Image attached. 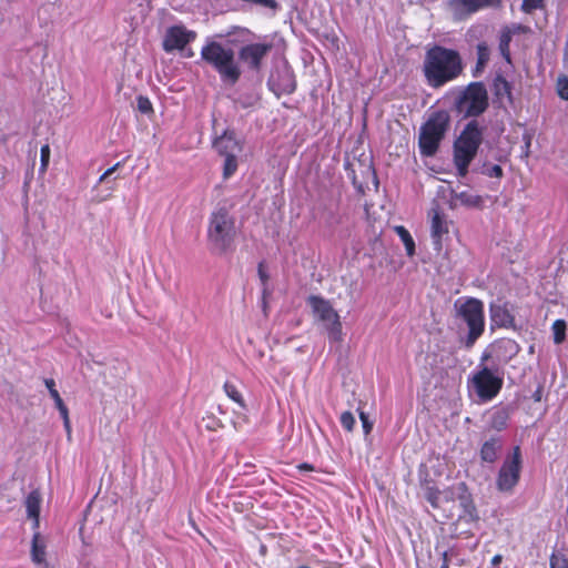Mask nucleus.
Masks as SVG:
<instances>
[{
  "instance_id": "f257e3e1",
  "label": "nucleus",
  "mask_w": 568,
  "mask_h": 568,
  "mask_svg": "<svg viewBox=\"0 0 568 568\" xmlns=\"http://www.w3.org/2000/svg\"><path fill=\"white\" fill-rule=\"evenodd\" d=\"M237 235L236 219L230 209H214L207 220L206 241L212 254L222 256L233 251Z\"/></svg>"
},
{
  "instance_id": "f03ea898",
  "label": "nucleus",
  "mask_w": 568,
  "mask_h": 568,
  "mask_svg": "<svg viewBox=\"0 0 568 568\" xmlns=\"http://www.w3.org/2000/svg\"><path fill=\"white\" fill-rule=\"evenodd\" d=\"M462 70L460 57L456 51L436 45L426 52L424 73L432 87L454 80Z\"/></svg>"
},
{
  "instance_id": "7ed1b4c3",
  "label": "nucleus",
  "mask_w": 568,
  "mask_h": 568,
  "mask_svg": "<svg viewBox=\"0 0 568 568\" xmlns=\"http://www.w3.org/2000/svg\"><path fill=\"white\" fill-rule=\"evenodd\" d=\"M201 59L210 64L222 81L234 84L241 75L234 50L216 41H207L201 49Z\"/></svg>"
},
{
  "instance_id": "20e7f679",
  "label": "nucleus",
  "mask_w": 568,
  "mask_h": 568,
  "mask_svg": "<svg viewBox=\"0 0 568 568\" xmlns=\"http://www.w3.org/2000/svg\"><path fill=\"white\" fill-rule=\"evenodd\" d=\"M456 314L468 327L465 346L470 348L485 332V311L483 301L476 297H462L455 304Z\"/></svg>"
},
{
  "instance_id": "39448f33",
  "label": "nucleus",
  "mask_w": 568,
  "mask_h": 568,
  "mask_svg": "<svg viewBox=\"0 0 568 568\" xmlns=\"http://www.w3.org/2000/svg\"><path fill=\"white\" fill-rule=\"evenodd\" d=\"M449 122L450 118L446 111H436L428 116L419 129L418 146L422 155L433 156L438 151Z\"/></svg>"
},
{
  "instance_id": "423d86ee",
  "label": "nucleus",
  "mask_w": 568,
  "mask_h": 568,
  "mask_svg": "<svg viewBox=\"0 0 568 568\" xmlns=\"http://www.w3.org/2000/svg\"><path fill=\"white\" fill-rule=\"evenodd\" d=\"M483 141V131L476 121L469 122L454 144V161L459 175L467 173Z\"/></svg>"
},
{
  "instance_id": "0eeeda50",
  "label": "nucleus",
  "mask_w": 568,
  "mask_h": 568,
  "mask_svg": "<svg viewBox=\"0 0 568 568\" xmlns=\"http://www.w3.org/2000/svg\"><path fill=\"white\" fill-rule=\"evenodd\" d=\"M523 468L521 450L515 446L510 455L503 462L497 477L496 487L501 493H511L520 479Z\"/></svg>"
},
{
  "instance_id": "6e6552de",
  "label": "nucleus",
  "mask_w": 568,
  "mask_h": 568,
  "mask_svg": "<svg viewBox=\"0 0 568 568\" xmlns=\"http://www.w3.org/2000/svg\"><path fill=\"white\" fill-rule=\"evenodd\" d=\"M215 150L225 158L224 176L233 175L237 168V158L243 152V143L234 132H224L214 141Z\"/></svg>"
},
{
  "instance_id": "1a4fd4ad",
  "label": "nucleus",
  "mask_w": 568,
  "mask_h": 568,
  "mask_svg": "<svg viewBox=\"0 0 568 568\" xmlns=\"http://www.w3.org/2000/svg\"><path fill=\"white\" fill-rule=\"evenodd\" d=\"M308 302L316 318L324 324L329 338L341 341L342 323L338 313L333 308L331 303L321 296L314 295L308 298Z\"/></svg>"
},
{
  "instance_id": "9d476101",
  "label": "nucleus",
  "mask_w": 568,
  "mask_h": 568,
  "mask_svg": "<svg viewBox=\"0 0 568 568\" xmlns=\"http://www.w3.org/2000/svg\"><path fill=\"white\" fill-rule=\"evenodd\" d=\"M488 106V94L483 83L468 85L457 102V109L466 116H477Z\"/></svg>"
},
{
  "instance_id": "9b49d317",
  "label": "nucleus",
  "mask_w": 568,
  "mask_h": 568,
  "mask_svg": "<svg viewBox=\"0 0 568 568\" xmlns=\"http://www.w3.org/2000/svg\"><path fill=\"white\" fill-rule=\"evenodd\" d=\"M470 383L478 398L483 402H489L500 393L504 379L494 375L488 367H483L473 375Z\"/></svg>"
},
{
  "instance_id": "f8f14e48",
  "label": "nucleus",
  "mask_w": 568,
  "mask_h": 568,
  "mask_svg": "<svg viewBox=\"0 0 568 568\" xmlns=\"http://www.w3.org/2000/svg\"><path fill=\"white\" fill-rule=\"evenodd\" d=\"M501 0H449L447 6L457 20H463L470 14L485 9L501 8Z\"/></svg>"
},
{
  "instance_id": "ddd939ff",
  "label": "nucleus",
  "mask_w": 568,
  "mask_h": 568,
  "mask_svg": "<svg viewBox=\"0 0 568 568\" xmlns=\"http://www.w3.org/2000/svg\"><path fill=\"white\" fill-rule=\"evenodd\" d=\"M196 38L194 31L187 30L183 26H174L166 30L163 39V49L166 52L182 50L187 43Z\"/></svg>"
},
{
  "instance_id": "4468645a",
  "label": "nucleus",
  "mask_w": 568,
  "mask_h": 568,
  "mask_svg": "<svg viewBox=\"0 0 568 568\" xmlns=\"http://www.w3.org/2000/svg\"><path fill=\"white\" fill-rule=\"evenodd\" d=\"M268 85L277 95L290 94L296 88L295 77L288 67L278 68L271 74Z\"/></svg>"
},
{
  "instance_id": "2eb2a0df",
  "label": "nucleus",
  "mask_w": 568,
  "mask_h": 568,
  "mask_svg": "<svg viewBox=\"0 0 568 568\" xmlns=\"http://www.w3.org/2000/svg\"><path fill=\"white\" fill-rule=\"evenodd\" d=\"M271 43H251L243 47L240 51V58L252 69H260L261 61L271 51Z\"/></svg>"
},
{
  "instance_id": "dca6fc26",
  "label": "nucleus",
  "mask_w": 568,
  "mask_h": 568,
  "mask_svg": "<svg viewBox=\"0 0 568 568\" xmlns=\"http://www.w3.org/2000/svg\"><path fill=\"white\" fill-rule=\"evenodd\" d=\"M429 216L432 217L430 232L433 241L440 247L443 235L447 234L449 231L448 223L438 207H433L429 212Z\"/></svg>"
},
{
  "instance_id": "f3484780",
  "label": "nucleus",
  "mask_w": 568,
  "mask_h": 568,
  "mask_svg": "<svg viewBox=\"0 0 568 568\" xmlns=\"http://www.w3.org/2000/svg\"><path fill=\"white\" fill-rule=\"evenodd\" d=\"M445 182L449 183V186H452V181L444 180ZM452 201L455 203L459 202L462 205L468 206V207H481L484 205V199L477 194H475L470 189L466 190H455L452 189Z\"/></svg>"
},
{
  "instance_id": "a211bd4d",
  "label": "nucleus",
  "mask_w": 568,
  "mask_h": 568,
  "mask_svg": "<svg viewBox=\"0 0 568 568\" xmlns=\"http://www.w3.org/2000/svg\"><path fill=\"white\" fill-rule=\"evenodd\" d=\"M503 443L500 437L494 436L485 440L480 447L479 456L481 462L493 464L498 459Z\"/></svg>"
},
{
  "instance_id": "6ab92c4d",
  "label": "nucleus",
  "mask_w": 568,
  "mask_h": 568,
  "mask_svg": "<svg viewBox=\"0 0 568 568\" xmlns=\"http://www.w3.org/2000/svg\"><path fill=\"white\" fill-rule=\"evenodd\" d=\"M41 501V494L37 489L30 491L24 501L28 517L32 519V527L34 529H38L40 525Z\"/></svg>"
},
{
  "instance_id": "aec40b11",
  "label": "nucleus",
  "mask_w": 568,
  "mask_h": 568,
  "mask_svg": "<svg viewBox=\"0 0 568 568\" xmlns=\"http://www.w3.org/2000/svg\"><path fill=\"white\" fill-rule=\"evenodd\" d=\"M510 417L509 407H497L494 409L489 417V427L497 432H501L507 428L508 420Z\"/></svg>"
},
{
  "instance_id": "412c9836",
  "label": "nucleus",
  "mask_w": 568,
  "mask_h": 568,
  "mask_svg": "<svg viewBox=\"0 0 568 568\" xmlns=\"http://www.w3.org/2000/svg\"><path fill=\"white\" fill-rule=\"evenodd\" d=\"M490 316L493 322L501 327H510L514 325V316L510 311L504 305L491 306Z\"/></svg>"
},
{
  "instance_id": "4be33fe9",
  "label": "nucleus",
  "mask_w": 568,
  "mask_h": 568,
  "mask_svg": "<svg viewBox=\"0 0 568 568\" xmlns=\"http://www.w3.org/2000/svg\"><path fill=\"white\" fill-rule=\"evenodd\" d=\"M45 542L39 531H36L31 544V559L36 564L45 562Z\"/></svg>"
},
{
  "instance_id": "5701e85b",
  "label": "nucleus",
  "mask_w": 568,
  "mask_h": 568,
  "mask_svg": "<svg viewBox=\"0 0 568 568\" xmlns=\"http://www.w3.org/2000/svg\"><path fill=\"white\" fill-rule=\"evenodd\" d=\"M396 234L399 236V239L402 240L404 246H405V250H406V254L408 256H414L415 255V242H414V239L412 237L410 233L408 232V230L403 226V225H397L394 227Z\"/></svg>"
},
{
  "instance_id": "b1692460",
  "label": "nucleus",
  "mask_w": 568,
  "mask_h": 568,
  "mask_svg": "<svg viewBox=\"0 0 568 568\" xmlns=\"http://www.w3.org/2000/svg\"><path fill=\"white\" fill-rule=\"evenodd\" d=\"M440 495L442 491L435 485H433L430 480H426L424 486V496L435 509L439 507Z\"/></svg>"
},
{
  "instance_id": "393cba45",
  "label": "nucleus",
  "mask_w": 568,
  "mask_h": 568,
  "mask_svg": "<svg viewBox=\"0 0 568 568\" xmlns=\"http://www.w3.org/2000/svg\"><path fill=\"white\" fill-rule=\"evenodd\" d=\"M490 59V51L486 43L481 42L477 45V64L475 75L481 72Z\"/></svg>"
},
{
  "instance_id": "a878e982",
  "label": "nucleus",
  "mask_w": 568,
  "mask_h": 568,
  "mask_svg": "<svg viewBox=\"0 0 568 568\" xmlns=\"http://www.w3.org/2000/svg\"><path fill=\"white\" fill-rule=\"evenodd\" d=\"M223 389L230 399L239 404L242 408H245L246 405L243 395L235 384L231 382H225L223 385Z\"/></svg>"
},
{
  "instance_id": "bb28decb",
  "label": "nucleus",
  "mask_w": 568,
  "mask_h": 568,
  "mask_svg": "<svg viewBox=\"0 0 568 568\" xmlns=\"http://www.w3.org/2000/svg\"><path fill=\"white\" fill-rule=\"evenodd\" d=\"M513 37L509 34L508 30L501 29L499 37V50L501 55L505 58L507 62H510V50L509 45Z\"/></svg>"
},
{
  "instance_id": "cd10ccee",
  "label": "nucleus",
  "mask_w": 568,
  "mask_h": 568,
  "mask_svg": "<svg viewBox=\"0 0 568 568\" xmlns=\"http://www.w3.org/2000/svg\"><path fill=\"white\" fill-rule=\"evenodd\" d=\"M555 344H561L566 339L567 325L564 320H556L551 326Z\"/></svg>"
},
{
  "instance_id": "c85d7f7f",
  "label": "nucleus",
  "mask_w": 568,
  "mask_h": 568,
  "mask_svg": "<svg viewBox=\"0 0 568 568\" xmlns=\"http://www.w3.org/2000/svg\"><path fill=\"white\" fill-rule=\"evenodd\" d=\"M462 505L464 507V514L459 516V518H467L468 521H476L478 520V514L477 509L469 498H464L462 500Z\"/></svg>"
},
{
  "instance_id": "c756f323",
  "label": "nucleus",
  "mask_w": 568,
  "mask_h": 568,
  "mask_svg": "<svg viewBox=\"0 0 568 568\" xmlns=\"http://www.w3.org/2000/svg\"><path fill=\"white\" fill-rule=\"evenodd\" d=\"M496 347L498 349H504L505 352L509 353L510 356L516 355L519 352V345L510 338H504L496 343Z\"/></svg>"
},
{
  "instance_id": "7c9ffc66",
  "label": "nucleus",
  "mask_w": 568,
  "mask_h": 568,
  "mask_svg": "<svg viewBox=\"0 0 568 568\" xmlns=\"http://www.w3.org/2000/svg\"><path fill=\"white\" fill-rule=\"evenodd\" d=\"M550 568H568V558L560 551H554L549 559Z\"/></svg>"
},
{
  "instance_id": "2f4dec72",
  "label": "nucleus",
  "mask_w": 568,
  "mask_h": 568,
  "mask_svg": "<svg viewBox=\"0 0 568 568\" xmlns=\"http://www.w3.org/2000/svg\"><path fill=\"white\" fill-rule=\"evenodd\" d=\"M339 422L342 427L347 432H352L356 423L354 415L348 410L342 413Z\"/></svg>"
},
{
  "instance_id": "473e14b6",
  "label": "nucleus",
  "mask_w": 568,
  "mask_h": 568,
  "mask_svg": "<svg viewBox=\"0 0 568 568\" xmlns=\"http://www.w3.org/2000/svg\"><path fill=\"white\" fill-rule=\"evenodd\" d=\"M50 154H51V151H50L49 144L42 145L41 150H40V160H41L40 173H44L45 172L47 166H48L49 161H50Z\"/></svg>"
},
{
  "instance_id": "72a5a7b5",
  "label": "nucleus",
  "mask_w": 568,
  "mask_h": 568,
  "mask_svg": "<svg viewBox=\"0 0 568 568\" xmlns=\"http://www.w3.org/2000/svg\"><path fill=\"white\" fill-rule=\"evenodd\" d=\"M136 106H138V110L143 114H148L153 111L151 101L149 100V98L143 97V95L138 97Z\"/></svg>"
},
{
  "instance_id": "f704fd0d",
  "label": "nucleus",
  "mask_w": 568,
  "mask_h": 568,
  "mask_svg": "<svg viewBox=\"0 0 568 568\" xmlns=\"http://www.w3.org/2000/svg\"><path fill=\"white\" fill-rule=\"evenodd\" d=\"M557 93L561 99L568 100V78L567 77L558 78Z\"/></svg>"
},
{
  "instance_id": "c9c22d12",
  "label": "nucleus",
  "mask_w": 568,
  "mask_h": 568,
  "mask_svg": "<svg viewBox=\"0 0 568 568\" xmlns=\"http://www.w3.org/2000/svg\"><path fill=\"white\" fill-rule=\"evenodd\" d=\"M545 0H524L521 4V10L526 13H530L536 9H540L544 4Z\"/></svg>"
},
{
  "instance_id": "e433bc0d",
  "label": "nucleus",
  "mask_w": 568,
  "mask_h": 568,
  "mask_svg": "<svg viewBox=\"0 0 568 568\" xmlns=\"http://www.w3.org/2000/svg\"><path fill=\"white\" fill-rule=\"evenodd\" d=\"M503 29L504 30H508L509 34L511 37L515 36V34H519V33H527L530 30L528 27L519 24V23H514L511 26H506Z\"/></svg>"
},
{
  "instance_id": "4c0bfd02",
  "label": "nucleus",
  "mask_w": 568,
  "mask_h": 568,
  "mask_svg": "<svg viewBox=\"0 0 568 568\" xmlns=\"http://www.w3.org/2000/svg\"><path fill=\"white\" fill-rule=\"evenodd\" d=\"M365 435H368L373 429V423L368 419V415L364 410L358 412Z\"/></svg>"
},
{
  "instance_id": "58836bf2",
  "label": "nucleus",
  "mask_w": 568,
  "mask_h": 568,
  "mask_svg": "<svg viewBox=\"0 0 568 568\" xmlns=\"http://www.w3.org/2000/svg\"><path fill=\"white\" fill-rule=\"evenodd\" d=\"M206 419L209 420L207 424L205 425V428L207 430L216 432L223 427L222 422L215 418L213 415L207 416Z\"/></svg>"
},
{
  "instance_id": "ea45409f",
  "label": "nucleus",
  "mask_w": 568,
  "mask_h": 568,
  "mask_svg": "<svg viewBox=\"0 0 568 568\" xmlns=\"http://www.w3.org/2000/svg\"><path fill=\"white\" fill-rule=\"evenodd\" d=\"M257 273H258V277L263 284L264 287H267V284H268V280H270V276L265 270V264L264 262H260L258 263V266H257Z\"/></svg>"
},
{
  "instance_id": "a19ab883",
  "label": "nucleus",
  "mask_w": 568,
  "mask_h": 568,
  "mask_svg": "<svg viewBox=\"0 0 568 568\" xmlns=\"http://www.w3.org/2000/svg\"><path fill=\"white\" fill-rule=\"evenodd\" d=\"M44 384H45V387L48 388L50 395L54 392H58V389L55 387V382L53 378H45Z\"/></svg>"
},
{
  "instance_id": "79ce46f5",
  "label": "nucleus",
  "mask_w": 568,
  "mask_h": 568,
  "mask_svg": "<svg viewBox=\"0 0 568 568\" xmlns=\"http://www.w3.org/2000/svg\"><path fill=\"white\" fill-rule=\"evenodd\" d=\"M542 394H544V386L542 385H538V387L536 388V390L532 393V399L535 402H541L542 399Z\"/></svg>"
},
{
  "instance_id": "37998d69",
  "label": "nucleus",
  "mask_w": 568,
  "mask_h": 568,
  "mask_svg": "<svg viewBox=\"0 0 568 568\" xmlns=\"http://www.w3.org/2000/svg\"><path fill=\"white\" fill-rule=\"evenodd\" d=\"M489 172H490V174L495 175L496 178H499L504 174L501 165H497V164L493 165L489 169Z\"/></svg>"
},
{
  "instance_id": "c03bdc74",
  "label": "nucleus",
  "mask_w": 568,
  "mask_h": 568,
  "mask_svg": "<svg viewBox=\"0 0 568 568\" xmlns=\"http://www.w3.org/2000/svg\"><path fill=\"white\" fill-rule=\"evenodd\" d=\"M57 408H58V410H59L63 422L67 420V419H70V417H69V409L65 406V404H63L62 406H59Z\"/></svg>"
},
{
  "instance_id": "a18cd8bd",
  "label": "nucleus",
  "mask_w": 568,
  "mask_h": 568,
  "mask_svg": "<svg viewBox=\"0 0 568 568\" xmlns=\"http://www.w3.org/2000/svg\"><path fill=\"white\" fill-rule=\"evenodd\" d=\"M50 396L54 400L55 407L62 406L64 404L59 392H54Z\"/></svg>"
},
{
  "instance_id": "49530a36",
  "label": "nucleus",
  "mask_w": 568,
  "mask_h": 568,
  "mask_svg": "<svg viewBox=\"0 0 568 568\" xmlns=\"http://www.w3.org/2000/svg\"><path fill=\"white\" fill-rule=\"evenodd\" d=\"M114 180H104V179H101L98 181V184H97V187H102L104 186L106 190H110L111 189V184Z\"/></svg>"
},
{
  "instance_id": "de8ad7c7",
  "label": "nucleus",
  "mask_w": 568,
  "mask_h": 568,
  "mask_svg": "<svg viewBox=\"0 0 568 568\" xmlns=\"http://www.w3.org/2000/svg\"><path fill=\"white\" fill-rule=\"evenodd\" d=\"M270 295V292H268V288L267 287H263V292H262V305H263V310L266 311V307H267V297Z\"/></svg>"
},
{
  "instance_id": "09e8293b",
  "label": "nucleus",
  "mask_w": 568,
  "mask_h": 568,
  "mask_svg": "<svg viewBox=\"0 0 568 568\" xmlns=\"http://www.w3.org/2000/svg\"><path fill=\"white\" fill-rule=\"evenodd\" d=\"M63 426H64L68 437L71 438L72 428H71L70 419L64 420Z\"/></svg>"
},
{
  "instance_id": "8fccbe9b",
  "label": "nucleus",
  "mask_w": 568,
  "mask_h": 568,
  "mask_svg": "<svg viewBox=\"0 0 568 568\" xmlns=\"http://www.w3.org/2000/svg\"><path fill=\"white\" fill-rule=\"evenodd\" d=\"M503 561V556L497 554L491 558V565L497 567Z\"/></svg>"
},
{
  "instance_id": "3c124183",
  "label": "nucleus",
  "mask_w": 568,
  "mask_h": 568,
  "mask_svg": "<svg viewBox=\"0 0 568 568\" xmlns=\"http://www.w3.org/2000/svg\"><path fill=\"white\" fill-rule=\"evenodd\" d=\"M298 469L306 470V471H312L314 469V467L311 464L302 463V464L298 465Z\"/></svg>"
},
{
  "instance_id": "603ef678",
  "label": "nucleus",
  "mask_w": 568,
  "mask_h": 568,
  "mask_svg": "<svg viewBox=\"0 0 568 568\" xmlns=\"http://www.w3.org/2000/svg\"><path fill=\"white\" fill-rule=\"evenodd\" d=\"M353 183L354 185L356 186V189L364 194V190H363V183L361 180H357V179H354L353 180Z\"/></svg>"
},
{
  "instance_id": "864d4df0",
  "label": "nucleus",
  "mask_w": 568,
  "mask_h": 568,
  "mask_svg": "<svg viewBox=\"0 0 568 568\" xmlns=\"http://www.w3.org/2000/svg\"><path fill=\"white\" fill-rule=\"evenodd\" d=\"M115 168H116V165H114V166H112V168L108 169L103 174H101V176H100V178H101V179L108 178L110 174H112V173L114 172Z\"/></svg>"
},
{
  "instance_id": "5fc2aeb1",
  "label": "nucleus",
  "mask_w": 568,
  "mask_h": 568,
  "mask_svg": "<svg viewBox=\"0 0 568 568\" xmlns=\"http://www.w3.org/2000/svg\"><path fill=\"white\" fill-rule=\"evenodd\" d=\"M443 562H447V565H449V562H450V559H449V556H448L447 551L443 552Z\"/></svg>"
},
{
  "instance_id": "6e6d98bb",
  "label": "nucleus",
  "mask_w": 568,
  "mask_h": 568,
  "mask_svg": "<svg viewBox=\"0 0 568 568\" xmlns=\"http://www.w3.org/2000/svg\"><path fill=\"white\" fill-rule=\"evenodd\" d=\"M109 195H110V194H105V195H102V196L97 195V196H94V199H95L97 201H103V200H105Z\"/></svg>"
},
{
  "instance_id": "4d7b16f0",
  "label": "nucleus",
  "mask_w": 568,
  "mask_h": 568,
  "mask_svg": "<svg viewBox=\"0 0 568 568\" xmlns=\"http://www.w3.org/2000/svg\"><path fill=\"white\" fill-rule=\"evenodd\" d=\"M372 182L374 183V186L377 190L378 189V184H379V180L375 179V180H372Z\"/></svg>"
},
{
  "instance_id": "13d9d810",
  "label": "nucleus",
  "mask_w": 568,
  "mask_h": 568,
  "mask_svg": "<svg viewBox=\"0 0 568 568\" xmlns=\"http://www.w3.org/2000/svg\"><path fill=\"white\" fill-rule=\"evenodd\" d=\"M439 568H449V565H447V562H442Z\"/></svg>"
},
{
  "instance_id": "bf43d9fd",
  "label": "nucleus",
  "mask_w": 568,
  "mask_h": 568,
  "mask_svg": "<svg viewBox=\"0 0 568 568\" xmlns=\"http://www.w3.org/2000/svg\"><path fill=\"white\" fill-rule=\"evenodd\" d=\"M186 57H189V58L193 57V51H189Z\"/></svg>"
},
{
  "instance_id": "052dcab7",
  "label": "nucleus",
  "mask_w": 568,
  "mask_h": 568,
  "mask_svg": "<svg viewBox=\"0 0 568 568\" xmlns=\"http://www.w3.org/2000/svg\"><path fill=\"white\" fill-rule=\"evenodd\" d=\"M297 568H311V567H308V566H300Z\"/></svg>"
}]
</instances>
